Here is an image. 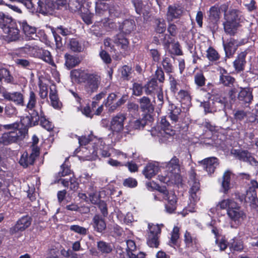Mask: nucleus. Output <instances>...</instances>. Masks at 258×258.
I'll list each match as a JSON object with an SVG mask.
<instances>
[{"label": "nucleus", "mask_w": 258, "mask_h": 258, "mask_svg": "<svg viewBox=\"0 0 258 258\" xmlns=\"http://www.w3.org/2000/svg\"><path fill=\"white\" fill-rule=\"evenodd\" d=\"M49 98L51 106L56 110H60L62 107V103L60 101L58 91L55 85L53 84L50 87Z\"/></svg>", "instance_id": "a211bd4d"}, {"label": "nucleus", "mask_w": 258, "mask_h": 258, "mask_svg": "<svg viewBox=\"0 0 258 258\" xmlns=\"http://www.w3.org/2000/svg\"><path fill=\"white\" fill-rule=\"evenodd\" d=\"M223 45L226 58H230L234 55L239 46L238 41L232 37H230L223 42Z\"/></svg>", "instance_id": "9b49d317"}, {"label": "nucleus", "mask_w": 258, "mask_h": 258, "mask_svg": "<svg viewBox=\"0 0 258 258\" xmlns=\"http://www.w3.org/2000/svg\"><path fill=\"white\" fill-rule=\"evenodd\" d=\"M226 21L236 23L237 25L240 26V19L236 10H233L230 12L229 14L227 16Z\"/></svg>", "instance_id": "4d7b16f0"}, {"label": "nucleus", "mask_w": 258, "mask_h": 258, "mask_svg": "<svg viewBox=\"0 0 258 258\" xmlns=\"http://www.w3.org/2000/svg\"><path fill=\"white\" fill-rule=\"evenodd\" d=\"M158 170V166L155 164L148 163L143 170V174L146 178L151 179L157 174Z\"/></svg>", "instance_id": "f704fd0d"}, {"label": "nucleus", "mask_w": 258, "mask_h": 258, "mask_svg": "<svg viewBox=\"0 0 258 258\" xmlns=\"http://www.w3.org/2000/svg\"><path fill=\"white\" fill-rule=\"evenodd\" d=\"M181 113V108L174 104L169 102L167 113L168 117L172 121V123H176L178 121L179 116Z\"/></svg>", "instance_id": "a878e982"}, {"label": "nucleus", "mask_w": 258, "mask_h": 258, "mask_svg": "<svg viewBox=\"0 0 258 258\" xmlns=\"http://www.w3.org/2000/svg\"><path fill=\"white\" fill-rule=\"evenodd\" d=\"M80 16L83 22L87 25L93 23L94 14L88 8H80Z\"/></svg>", "instance_id": "72a5a7b5"}, {"label": "nucleus", "mask_w": 258, "mask_h": 258, "mask_svg": "<svg viewBox=\"0 0 258 258\" xmlns=\"http://www.w3.org/2000/svg\"><path fill=\"white\" fill-rule=\"evenodd\" d=\"M126 119V115L120 112L113 117L110 124V128L112 132H121L123 129L124 121Z\"/></svg>", "instance_id": "2eb2a0df"}, {"label": "nucleus", "mask_w": 258, "mask_h": 258, "mask_svg": "<svg viewBox=\"0 0 258 258\" xmlns=\"http://www.w3.org/2000/svg\"><path fill=\"white\" fill-rule=\"evenodd\" d=\"M38 87L39 89V95L42 99L47 98L48 96V86L43 83L41 80H39L38 82Z\"/></svg>", "instance_id": "603ef678"}, {"label": "nucleus", "mask_w": 258, "mask_h": 258, "mask_svg": "<svg viewBox=\"0 0 258 258\" xmlns=\"http://www.w3.org/2000/svg\"><path fill=\"white\" fill-rule=\"evenodd\" d=\"M96 205L97 206L98 208L100 210L101 213V215L103 216V217H106L108 215V212L107 205L106 202L103 200H101Z\"/></svg>", "instance_id": "e2e57ef3"}, {"label": "nucleus", "mask_w": 258, "mask_h": 258, "mask_svg": "<svg viewBox=\"0 0 258 258\" xmlns=\"http://www.w3.org/2000/svg\"><path fill=\"white\" fill-rule=\"evenodd\" d=\"M37 103V97L33 91H30L29 92L28 102L26 105L27 108L29 110L33 109Z\"/></svg>", "instance_id": "5fc2aeb1"}, {"label": "nucleus", "mask_w": 258, "mask_h": 258, "mask_svg": "<svg viewBox=\"0 0 258 258\" xmlns=\"http://www.w3.org/2000/svg\"><path fill=\"white\" fill-rule=\"evenodd\" d=\"M136 28V24L134 20L132 19H126L119 24L118 29L123 33L128 34Z\"/></svg>", "instance_id": "7c9ffc66"}, {"label": "nucleus", "mask_w": 258, "mask_h": 258, "mask_svg": "<svg viewBox=\"0 0 258 258\" xmlns=\"http://www.w3.org/2000/svg\"><path fill=\"white\" fill-rule=\"evenodd\" d=\"M220 14V8L218 5H214L210 8L208 15V25L213 32H215L218 28Z\"/></svg>", "instance_id": "1a4fd4ad"}, {"label": "nucleus", "mask_w": 258, "mask_h": 258, "mask_svg": "<svg viewBox=\"0 0 258 258\" xmlns=\"http://www.w3.org/2000/svg\"><path fill=\"white\" fill-rule=\"evenodd\" d=\"M114 42L121 49L126 51L129 47V41L123 34L119 33L114 37Z\"/></svg>", "instance_id": "2f4dec72"}, {"label": "nucleus", "mask_w": 258, "mask_h": 258, "mask_svg": "<svg viewBox=\"0 0 258 258\" xmlns=\"http://www.w3.org/2000/svg\"><path fill=\"white\" fill-rule=\"evenodd\" d=\"M206 57L210 62H217L220 58V55L213 47L210 46L206 50Z\"/></svg>", "instance_id": "37998d69"}, {"label": "nucleus", "mask_w": 258, "mask_h": 258, "mask_svg": "<svg viewBox=\"0 0 258 258\" xmlns=\"http://www.w3.org/2000/svg\"><path fill=\"white\" fill-rule=\"evenodd\" d=\"M32 218L28 215L22 216L16 222V224L10 228L11 234L21 232L28 228L31 224Z\"/></svg>", "instance_id": "9d476101"}, {"label": "nucleus", "mask_w": 258, "mask_h": 258, "mask_svg": "<svg viewBox=\"0 0 258 258\" xmlns=\"http://www.w3.org/2000/svg\"><path fill=\"white\" fill-rule=\"evenodd\" d=\"M99 56L104 63L108 64L111 63L112 59L110 54L105 50H101L99 52Z\"/></svg>", "instance_id": "774afa93"}, {"label": "nucleus", "mask_w": 258, "mask_h": 258, "mask_svg": "<svg viewBox=\"0 0 258 258\" xmlns=\"http://www.w3.org/2000/svg\"><path fill=\"white\" fill-rule=\"evenodd\" d=\"M3 80L7 84L13 85L16 84L15 79L11 75L10 71L5 68H0V82H2Z\"/></svg>", "instance_id": "c9c22d12"}, {"label": "nucleus", "mask_w": 258, "mask_h": 258, "mask_svg": "<svg viewBox=\"0 0 258 258\" xmlns=\"http://www.w3.org/2000/svg\"><path fill=\"white\" fill-rule=\"evenodd\" d=\"M122 184L124 187L132 188L138 185V181L136 179L130 177L123 180Z\"/></svg>", "instance_id": "0e129e2a"}, {"label": "nucleus", "mask_w": 258, "mask_h": 258, "mask_svg": "<svg viewBox=\"0 0 258 258\" xmlns=\"http://www.w3.org/2000/svg\"><path fill=\"white\" fill-rule=\"evenodd\" d=\"M87 73L81 69H74L71 71L70 75L72 79L78 83H82Z\"/></svg>", "instance_id": "58836bf2"}, {"label": "nucleus", "mask_w": 258, "mask_h": 258, "mask_svg": "<svg viewBox=\"0 0 258 258\" xmlns=\"http://www.w3.org/2000/svg\"><path fill=\"white\" fill-rule=\"evenodd\" d=\"M139 102L142 111L144 112V114L149 113L151 114L154 111V107L149 97L143 96L139 99Z\"/></svg>", "instance_id": "c85d7f7f"}, {"label": "nucleus", "mask_w": 258, "mask_h": 258, "mask_svg": "<svg viewBox=\"0 0 258 258\" xmlns=\"http://www.w3.org/2000/svg\"><path fill=\"white\" fill-rule=\"evenodd\" d=\"M93 138L94 136L92 134L89 135L88 136L78 137L79 143L81 146H86L93 141Z\"/></svg>", "instance_id": "338daca9"}, {"label": "nucleus", "mask_w": 258, "mask_h": 258, "mask_svg": "<svg viewBox=\"0 0 258 258\" xmlns=\"http://www.w3.org/2000/svg\"><path fill=\"white\" fill-rule=\"evenodd\" d=\"M160 123L161 128L166 134H170L168 131H172V126L167 121L166 116L161 117Z\"/></svg>", "instance_id": "69168bd1"}, {"label": "nucleus", "mask_w": 258, "mask_h": 258, "mask_svg": "<svg viewBox=\"0 0 258 258\" xmlns=\"http://www.w3.org/2000/svg\"><path fill=\"white\" fill-rule=\"evenodd\" d=\"M105 217L99 214H95L92 218L91 225L94 230L98 233H102L106 228Z\"/></svg>", "instance_id": "aec40b11"}, {"label": "nucleus", "mask_w": 258, "mask_h": 258, "mask_svg": "<svg viewBox=\"0 0 258 258\" xmlns=\"http://www.w3.org/2000/svg\"><path fill=\"white\" fill-rule=\"evenodd\" d=\"M166 167L169 170L165 176L167 181H171L175 184L180 182L182 179L180 174V168L179 159L174 156L167 163Z\"/></svg>", "instance_id": "7ed1b4c3"}, {"label": "nucleus", "mask_w": 258, "mask_h": 258, "mask_svg": "<svg viewBox=\"0 0 258 258\" xmlns=\"http://www.w3.org/2000/svg\"><path fill=\"white\" fill-rule=\"evenodd\" d=\"M153 26L154 31L158 34H163L166 30V22L163 18H155Z\"/></svg>", "instance_id": "473e14b6"}, {"label": "nucleus", "mask_w": 258, "mask_h": 258, "mask_svg": "<svg viewBox=\"0 0 258 258\" xmlns=\"http://www.w3.org/2000/svg\"><path fill=\"white\" fill-rule=\"evenodd\" d=\"M32 112L30 113V116H26L21 119L20 122L22 126L27 129V127L38 125L39 121L41 119L42 114H44L42 110V107H40V112L36 111L34 109L31 110Z\"/></svg>", "instance_id": "6e6552de"}, {"label": "nucleus", "mask_w": 258, "mask_h": 258, "mask_svg": "<svg viewBox=\"0 0 258 258\" xmlns=\"http://www.w3.org/2000/svg\"><path fill=\"white\" fill-rule=\"evenodd\" d=\"M153 117L149 113L143 114L142 118H139L133 121L130 124L134 130H140L143 128L144 126L148 123L152 121Z\"/></svg>", "instance_id": "412c9836"}, {"label": "nucleus", "mask_w": 258, "mask_h": 258, "mask_svg": "<svg viewBox=\"0 0 258 258\" xmlns=\"http://www.w3.org/2000/svg\"><path fill=\"white\" fill-rule=\"evenodd\" d=\"M200 163L209 174L213 173L219 164L218 158L213 157L207 158L201 161Z\"/></svg>", "instance_id": "5701e85b"}, {"label": "nucleus", "mask_w": 258, "mask_h": 258, "mask_svg": "<svg viewBox=\"0 0 258 258\" xmlns=\"http://www.w3.org/2000/svg\"><path fill=\"white\" fill-rule=\"evenodd\" d=\"M236 205V202L231 199L224 200L220 202L217 206L218 207H219L220 209H229L230 208L233 207Z\"/></svg>", "instance_id": "6e6d98bb"}, {"label": "nucleus", "mask_w": 258, "mask_h": 258, "mask_svg": "<svg viewBox=\"0 0 258 258\" xmlns=\"http://www.w3.org/2000/svg\"><path fill=\"white\" fill-rule=\"evenodd\" d=\"M164 199L167 201L165 205L166 211L170 214L175 212L177 208V198L174 192L171 191L170 194Z\"/></svg>", "instance_id": "4be33fe9"}, {"label": "nucleus", "mask_w": 258, "mask_h": 258, "mask_svg": "<svg viewBox=\"0 0 258 258\" xmlns=\"http://www.w3.org/2000/svg\"><path fill=\"white\" fill-rule=\"evenodd\" d=\"M7 126L9 129L13 128V131L3 134L1 138V142L5 145L22 141L28 131L25 127H20V124L17 123L8 124Z\"/></svg>", "instance_id": "f03ea898"}, {"label": "nucleus", "mask_w": 258, "mask_h": 258, "mask_svg": "<svg viewBox=\"0 0 258 258\" xmlns=\"http://www.w3.org/2000/svg\"><path fill=\"white\" fill-rule=\"evenodd\" d=\"M68 46L74 52H81L85 49L84 45L77 38L70 39Z\"/></svg>", "instance_id": "e433bc0d"}, {"label": "nucleus", "mask_w": 258, "mask_h": 258, "mask_svg": "<svg viewBox=\"0 0 258 258\" xmlns=\"http://www.w3.org/2000/svg\"><path fill=\"white\" fill-rule=\"evenodd\" d=\"M162 69L169 76L172 75L171 74L174 72V66L172 64V60L169 57H164L161 61Z\"/></svg>", "instance_id": "79ce46f5"}, {"label": "nucleus", "mask_w": 258, "mask_h": 258, "mask_svg": "<svg viewBox=\"0 0 258 258\" xmlns=\"http://www.w3.org/2000/svg\"><path fill=\"white\" fill-rule=\"evenodd\" d=\"M239 25L236 23L226 21L223 23L224 31L230 36H234L237 33Z\"/></svg>", "instance_id": "c03bdc74"}, {"label": "nucleus", "mask_w": 258, "mask_h": 258, "mask_svg": "<svg viewBox=\"0 0 258 258\" xmlns=\"http://www.w3.org/2000/svg\"><path fill=\"white\" fill-rule=\"evenodd\" d=\"M128 96L127 95H123L122 97L113 105H112L109 109V112H113L118 107L120 106L127 100Z\"/></svg>", "instance_id": "13d9d810"}, {"label": "nucleus", "mask_w": 258, "mask_h": 258, "mask_svg": "<svg viewBox=\"0 0 258 258\" xmlns=\"http://www.w3.org/2000/svg\"><path fill=\"white\" fill-rule=\"evenodd\" d=\"M37 4L36 12L44 15H47L53 12L57 5L52 0H45L44 2L39 0Z\"/></svg>", "instance_id": "ddd939ff"}, {"label": "nucleus", "mask_w": 258, "mask_h": 258, "mask_svg": "<svg viewBox=\"0 0 258 258\" xmlns=\"http://www.w3.org/2000/svg\"><path fill=\"white\" fill-rule=\"evenodd\" d=\"M252 98V92L249 89H242L238 95V100L245 103L250 102Z\"/></svg>", "instance_id": "4c0bfd02"}, {"label": "nucleus", "mask_w": 258, "mask_h": 258, "mask_svg": "<svg viewBox=\"0 0 258 258\" xmlns=\"http://www.w3.org/2000/svg\"><path fill=\"white\" fill-rule=\"evenodd\" d=\"M180 229L178 226H174L171 233V237L169 240L168 244L174 248L180 246Z\"/></svg>", "instance_id": "cd10ccee"}, {"label": "nucleus", "mask_w": 258, "mask_h": 258, "mask_svg": "<svg viewBox=\"0 0 258 258\" xmlns=\"http://www.w3.org/2000/svg\"><path fill=\"white\" fill-rule=\"evenodd\" d=\"M5 115L8 117L16 116L18 113L17 108L11 103L8 104L4 107Z\"/></svg>", "instance_id": "864d4df0"}, {"label": "nucleus", "mask_w": 258, "mask_h": 258, "mask_svg": "<svg viewBox=\"0 0 258 258\" xmlns=\"http://www.w3.org/2000/svg\"><path fill=\"white\" fill-rule=\"evenodd\" d=\"M95 9L96 17H99L100 19L99 21H102L103 19L108 18V16L118 17L119 13L115 11H112V8H110L109 5L106 3L102 2H95Z\"/></svg>", "instance_id": "0eeeda50"}, {"label": "nucleus", "mask_w": 258, "mask_h": 258, "mask_svg": "<svg viewBox=\"0 0 258 258\" xmlns=\"http://www.w3.org/2000/svg\"><path fill=\"white\" fill-rule=\"evenodd\" d=\"M2 96L5 100L13 102L16 105H25L24 95L20 92H10L6 91L3 92Z\"/></svg>", "instance_id": "4468645a"}, {"label": "nucleus", "mask_w": 258, "mask_h": 258, "mask_svg": "<svg viewBox=\"0 0 258 258\" xmlns=\"http://www.w3.org/2000/svg\"><path fill=\"white\" fill-rule=\"evenodd\" d=\"M159 83L155 79L151 78L148 80L144 86L145 94L153 96L156 93L161 92L162 90V85H159Z\"/></svg>", "instance_id": "f3484780"}, {"label": "nucleus", "mask_w": 258, "mask_h": 258, "mask_svg": "<svg viewBox=\"0 0 258 258\" xmlns=\"http://www.w3.org/2000/svg\"><path fill=\"white\" fill-rule=\"evenodd\" d=\"M65 60L64 66L68 70H70L78 66L81 62V59L77 55H72L68 53L64 55Z\"/></svg>", "instance_id": "bb28decb"}, {"label": "nucleus", "mask_w": 258, "mask_h": 258, "mask_svg": "<svg viewBox=\"0 0 258 258\" xmlns=\"http://www.w3.org/2000/svg\"><path fill=\"white\" fill-rule=\"evenodd\" d=\"M41 119L39 121L40 125L48 131H51L54 128V125L52 122L50 121L45 114H42Z\"/></svg>", "instance_id": "3c124183"}, {"label": "nucleus", "mask_w": 258, "mask_h": 258, "mask_svg": "<svg viewBox=\"0 0 258 258\" xmlns=\"http://www.w3.org/2000/svg\"><path fill=\"white\" fill-rule=\"evenodd\" d=\"M23 33L28 36L36 33V29L34 27L29 25L26 21H23L19 24Z\"/></svg>", "instance_id": "09e8293b"}, {"label": "nucleus", "mask_w": 258, "mask_h": 258, "mask_svg": "<svg viewBox=\"0 0 258 258\" xmlns=\"http://www.w3.org/2000/svg\"><path fill=\"white\" fill-rule=\"evenodd\" d=\"M97 247L98 251L102 254H108L112 251L111 244L102 240L97 242Z\"/></svg>", "instance_id": "a18cd8bd"}, {"label": "nucleus", "mask_w": 258, "mask_h": 258, "mask_svg": "<svg viewBox=\"0 0 258 258\" xmlns=\"http://www.w3.org/2000/svg\"><path fill=\"white\" fill-rule=\"evenodd\" d=\"M232 153L234 156L237 159L245 162H248L251 165H256L258 162L252 156L250 152L247 150L234 149Z\"/></svg>", "instance_id": "f8f14e48"}, {"label": "nucleus", "mask_w": 258, "mask_h": 258, "mask_svg": "<svg viewBox=\"0 0 258 258\" xmlns=\"http://www.w3.org/2000/svg\"><path fill=\"white\" fill-rule=\"evenodd\" d=\"M39 58L52 67H56L53 57L50 52L47 50L41 49L39 50Z\"/></svg>", "instance_id": "ea45409f"}, {"label": "nucleus", "mask_w": 258, "mask_h": 258, "mask_svg": "<svg viewBox=\"0 0 258 258\" xmlns=\"http://www.w3.org/2000/svg\"><path fill=\"white\" fill-rule=\"evenodd\" d=\"M247 54V50L241 52L233 61V67L237 72L239 73L244 70V66L246 63L245 58Z\"/></svg>", "instance_id": "393cba45"}, {"label": "nucleus", "mask_w": 258, "mask_h": 258, "mask_svg": "<svg viewBox=\"0 0 258 258\" xmlns=\"http://www.w3.org/2000/svg\"><path fill=\"white\" fill-rule=\"evenodd\" d=\"M258 188V182L255 180L250 181V186L246 191V196L254 195L256 194V189Z\"/></svg>", "instance_id": "bf43d9fd"}, {"label": "nucleus", "mask_w": 258, "mask_h": 258, "mask_svg": "<svg viewBox=\"0 0 258 258\" xmlns=\"http://www.w3.org/2000/svg\"><path fill=\"white\" fill-rule=\"evenodd\" d=\"M183 13V8L179 6L169 5L167 8L166 19L168 22L180 18Z\"/></svg>", "instance_id": "6ab92c4d"}, {"label": "nucleus", "mask_w": 258, "mask_h": 258, "mask_svg": "<svg viewBox=\"0 0 258 258\" xmlns=\"http://www.w3.org/2000/svg\"><path fill=\"white\" fill-rule=\"evenodd\" d=\"M39 156L38 151L36 149H34L33 152L31 151L30 154L25 151L21 156L19 162V164L24 168H27L29 165H33L37 157Z\"/></svg>", "instance_id": "dca6fc26"}, {"label": "nucleus", "mask_w": 258, "mask_h": 258, "mask_svg": "<svg viewBox=\"0 0 258 258\" xmlns=\"http://www.w3.org/2000/svg\"><path fill=\"white\" fill-rule=\"evenodd\" d=\"M235 81V79L230 76L226 70L223 69L220 71L219 77L220 84H222L224 86L231 88L234 86Z\"/></svg>", "instance_id": "b1692460"}, {"label": "nucleus", "mask_w": 258, "mask_h": 258, "mask_svg": "<svg viewBox=\"0 0 258 258\" xmlns=\"http://www.w3.org/2000/svg\"><path fill=\"white\" fill-rule=\"evenodd\" d=\"M207 79L202 71L197 72L194 75V82L198 88H201L205 86Z\"/></svg>", "instance_id": "de8ad7c7"}, {"label": "nucleus", "mask_w": 258, "mask_h": 258, "mask_svg": "<svg viewBox=\"0 0 258 258\" xmlns=\"http://www.w3.org/2000/svg\"><path fill=\"white\" fill-rule=\"evenodd\" d=\"M183 241L184 249L188 252H196L201 248V243L198 236L187 230L184 233Z\"/></svg>", "instance_id": "20e7f679"}, {"label": "nucleus", "mask_w": 258, "mask_h": 258, "mask_svg": "<svg viewBox=\"0 0 258 258\" xmlns=\"http://www.w3.org/2000/svg\"><path fill=\"white\" fill-rule=\"evenodd\" d=\"M227 214L234 221L238 220L240 218H243L244 216H245L244 212L240 210V207L236 202L235 206L228 210Z\"/></svg>", "instance_id": "c756f323"}, {"label": "nucleus", "mask_w": 258, "mask_h": 258, "mask_svg": "<svg viewBox=\"0 0 258 258\" xmlns=\"http://www.w3.org/2000/svg\"><path fill=\"white\" fill-rule=\"evenodd\" d=\"M168 78L170 91L174 96H175L176 93L179 90L180 86V80L178 79H176L173 75H170L168 76Z\"/></svg>", "instance_id": "a19ab883"}, {"label": "nucleus", "mask_w": 258, "mask_h": 258, "mask_svg": "<svg viewBox=\"0 0 258 258\" xmlns=\"http://www.w3.org/2000/svg\"><path fill=\"white\" fill-rule=\"evenodd\" d=\"M215 243L220 251H224L228 245V242L225 237H222L221 239L219 238L215 239Z\"/></svg>", "instance_id": "052dcab7"}, {"label": "nucleus", "mask_w": 258, "mask_h": 258, "mask_svg": "<svg viewBox=\"0 0 258 258\" xmlns=\"http://www.w3.org/2000/svg\"><path fill=\"white\" fill-rule=\"evenodd\" d=\"M82 83H84V90L86 94L91 95L97 92L100 83V77L95 73H87Z\"/></svg>", "instance_id": "423d86ee"}, {"label": "nucleus", "mask_w": 258, "mask_h": 258, "mask_svg": "<svg viewBox=\"0 0 258 258\" xmlns=\"http://www.w3.org/2000/svg\"><path fill=\"white\" fill-rule=\"evenodd\" d=\"M147 243L148 245L152 248H158L160 241L159 236L161 229L158 224L149 223L148 225Z\"/></svg>", "instance_id": "39448f33"}, {"label": "nucleus", "mask_w": 258, "mask_h": 258, "mask_svg": "<svg viewBox=\"0 0 258 258\" xmlns=\"http://www.w3.org/2000/svg\"><path fill=\"white\" fill-rule=\"evenodd\" d=\"M131 2L135 8L136 13L139 15L143 14V15L145 16L144 13H143L144 6L143 0H132Z\"/></svg>", "instance_id": "680f3d73"}, {"label": "nucleus", "mask_w": 258, "mask_h": 258, "mask_svg": "<svg viewBox=\"0 0 258 258\" xmlns=\"http://www.w3.org/2000/svg\"><path fill=\"white\" fill-rule=\"evenodd\" d=\"M0 28L7 34L9 41H14L20 38V30L16 20L11 16L0 12Z\"/></svg>", "instance_id": "f257e3e1"}, {"label": "nucleus", "mask_w": 258, "mask_h": 258, "mask_svg": "<svg viewBox=\"0 0 258 258\" xmlns=\"http://www.w3.org/2000/svg\"><path fill=\"white\" fill-rule=\"evenodd\" d=\"M152 78L155 79L156 81H158L160 83L163 84L165 80V74L164 70L160 66L157 67L156 70Z\"/></svg>", "instance_id": "8fccbe9b"}, {"label": "nucleus", "mask_w": 258, "mask_h": 258, "mask_svg": "<svg viewBox=\"0 0 258 258\" xmlns=\"http://www.w3.org/2000/svg\"><path fill=\"white\" fill-rule=\"evenodd\" d=\"M231 172L230 170H226L223 174L222 177V186L224 192L227 194L230 189Z\"/></svg>", "instance_id": "49530a36"}]
</instances>
